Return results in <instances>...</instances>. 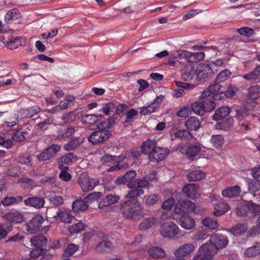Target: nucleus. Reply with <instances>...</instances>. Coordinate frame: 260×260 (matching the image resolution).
<instances>
[{"label": "nucleus", "instance_id": "obj_1", "mask_svg": "<svg viewBox=\"0 0 260 260\" xmlns=\"http://www.w3.org/2000/svg\"><path fill=\"white\" fill-rule=\"evenodd\" d=\"M122 211L125 217L134 218L141 213V204L136 199L130 200L123 204Z\"/></svg>", "mask_w": 260, "mask_h": 260}, {"label": "nucleus", "instance_id": "obj_2", "mask_svg": "<svg viewBox=\"0 0 260 260\" xmlns=\"http://www.w3.org/2000/svg\"><path fill=\"white\" fill-rule=\"evenodd\" d=\"M78 183L83 191L88 192L98 185L99 182L96 179L90 178L87 173L84 172L79 176Z\"/></svg>", "mask_w": 260, "mask_h": 260}, {"label": "nucleus", "instance_id": "obj_3", "mask_svg": "<svg viewBox=\"0 0 260 260\" xmlns=\"http://www.w3.org/2000/svg\"><path fill=\"white\" fill-rule=\"evenodd\" d=\"M215 252L209 244L201 246L192 258V260H212Z\"/></svg>", "mask_w": 260, "mask_h": 260}, {"label": "nucleus", "instance_id": "obj_4", "mask_svg": "<svg viewBox=\"0 0 260 260\" xmlns=\"http://www.w3.org/2000/svg\"><path fill=\"white\" fill-rule=\"evenodd\" d=\"M179 228L173 222H167L162 224L160 228V233L165 238H172L177 236L179 232Z\"/></svg>", "mask_w": 260, "mask_h": 260}, {"label": "nucleus", "instance_id": "obj_5", "mask_svg": "<svg viewBox=\"0 0 260 260\" xmlns=\"http://www.w3.org/2000/svg\"><path fill=\"white\" fill-rule=\"evenodd\" d=\"M196 74L198 80H208L214 74L212 68L208 64L200 63L196 69Z\"/></svg>", "mask_w": 260, "mask_h": 260}, {"label": "nucleus", "instance_id": "obj_6", "mask_svg": "<svg viewBox=\"0 0 260 260\" xmlns=\"http://www.w3.org/2000/svg\"><path fill=\"white\" fill-rule=\"evenodd\" d=\"M195 249L196 246L193 243H185L180 245L174 252V255L177 258L190 256Z\"/></svg>", "mask_w": 260, "mask_h": 260}, {"label": "nucleus", "instance_id": "obj_7", "mask_svg": "<svg viewBox=\"0 0 260 260\" xmlns=\"http://www.w3.org/2000/svg\"><path fill=\"white\" fill-rule=\"evenodd\" d=\"M111 135V132L108 130H99L92 133L88 140L92 144H98L107 140Z\"/></svg>", "mask_w": 260, "mask_h": 260}, {"label": "nucleus", "instance_id": "obj_8", "mask_svg": "<svg viewBox=\"0 0 260 260\" xmlns=\"http://www.w3.org/2000/svg\"><path fill=\"white\" fill-rule=\"evenodd\" d=\"M44 221L42 216L36 215L26 224V231L30 234L37 233L40 231Z\"/></svg>", "mask_w": 260, "mask_h": 260}, {"label": "nucleus", "instance_id": "obj_9", "mask_svg": "<svg viewBox=\"0 0 260 260\" xmlns=\"http://www.w3.org/2000/svg\"><path fill=\"white\" fill-rule=\"evenodd\" d=\"M195 209L194 204L190 200H186L177 202L175 205L174 211L176 213H191L195 211Z\"/></svg>", "mask_w": 260, "mask_h": 260}, {"label": "nucleus", "instance_id": "obj_10", "mask_svg": "<svg viewBox=\"0 0 260 260\" xmlns=\"http://www.w3.org/2000/svg\"><path fill=\"white\" fill-rule=\"evenodd\" d=\"M210 244L209 245L212 246L213 250V247H215L216 249H221L224 248L229 243L228 238L222 235H213L210 238Z\"/></svg>", "mask_w": 260, "mask_h": 260}, {"label": "nucleus", "instance_id": "obj_11", "mask_svg": "<svg viewBox=\"0 0 260 260\" xmlns=\"http://www.w3.org/2000/svg\"><path fill=\"white\" fill-rule=\"evenodd\" d=\"M248 210L254 214L260 213V206L249 202L247 205L240 206L237 208V214L244 216L247 214Z\"/></svg>", "mask_w": 260, "mask_h": 260}, {"label": "nucleus", "instance_id": "obj_12", "mask_svg": "<svg viewBox=\"0 0 260 260\" xmlns=\"http://www.w3.org/2000/svg\"><path fill=\"white\" fill-rule=\"evenodd\" d=\"M169 150L167 148L156 147L150 153L149 159L151 161L157 162L164 159L169 154Z\"/></svg>", "mask_w": 260, "mask_h": 260}, {"label": "nucleus", "instance_id": "obj_13", "mask_svg": "<svg viewBox=\"0 0 260 260\" xmlns=\"http://www.w3.org/2000/svg\"><path fill=\"white\" fill-rule=\"evenodd\" d=\"M103 116L102 115H87L85 116L83 120V122L89 123L92 126V128L95 126H99V127H108L106 122H101L99 124L98 122L100 120Z\"/></svg>", "mask_w": 260, "mask_h": 260}, {"label": "nucleus", "instance_id": "obj_14", "mask_svg": "<svg viewBox=\"0 0 260 260\" xmlns=\"http://www.w3.org/2000/svg\"><path fill=\"white\" fill-rule=\"evenodd\" d=\"M180 226L186 230H190L194 228L196 223L194 219L187 215H183L179 219Z\"/></svg>", "mask_w": 260, "mask_h": 260}, {"label": "nucleus", "instance_id": "obj_15", "mask_svg": "<svg viewBox=\"0 0 260 260\" xmlns=\"http://www.w3.org/2000/svg\"><path fill=\"white\" fill-rule=\"evenodd\" d=\"M182 191L188 198H197L199 196V186L196 184H188L184 186Z\"/></svg>", "mask_w": 260, "mask_h": 260}, {"label": "nucleus", "instance_id": "obj_16", "mask_svg": "<svg viewBox=\"0 0 260 260\" xmlns=\"http://www.w3.org/2000/svg\"><path fill=\"white\" fill-rule=\"evenodd\" d=\"M4 217L6 220L12 223H21L24 221L23 215L18 211H10Z\"/></svg>", "mask_w": 260, "mask_h": 260}, {"label": "nucleus", "instance_id": "obj_17", "mask_svg": "<svg viewBox=\"0 0 260 260\" xmlns=\"http://www.w3.org/2000/svg\"><path fill=\"white\" fill-rule=\"evenodd\" d=\"M206 148L199 144L189 146L186 150V154L188 157L193 159V157L197 156L200 152L205 151Z\"/></svg>", "mask_w": 260, "mask_h": 260}, {"label": "nucleus", "instance_id": "obj_18", "mask_svg": "<svg viewBox=\"0 0 260 260\" xmlns=\"http://www.w3.org/2000/svg\"><path fill=\"white\" fill-rule=\"evenodd\" d=\"M136 176V172L134 170L127 172L123 176L118 178L115 183L118 185L133 182L132 180Z\"/></svg>", "mask_w": 260, "mask_h": 260}, {"label": "nucleus", "instance_id": "obj_19", "mask_svg": "<svg viewBox=\"0 0 260 260\" xmlns=\"http://www.w3.org/2000/svg\"><path fill=\"white\" fill-rule=\"evenodd\" d=\"M171 134L172 139L178 138L182 140H189L192 137L190 132L185 129H178L176 132L172 129Z\"/></svg>", "mask_w": 260, "mask_h": 260}, {"label": "nucleus", "instance_id": "obj_20", "mask_svg": "<svg viewBox=\"0 0 260 260\" xmlns=\"http://www.w3.org/2000/svg\"><path fill=\"white\" fill-rule=\"evenodd\" d=\"M41 109L37 106H33L27 109H21L19 111V116L22 118H30L40 111Z\"/></svg>", "mask_w": 260, "mask_h": 260}, {"label": "nucleus", "instance_id": "obj_21", "mask_svg": "<svg viewBox=\"0 0 260 260\" xmlns=\"http://www.w3.org/2000/svg\"><path fill=\"white\" fill-rule=\"evenodd\" d=\"M231 112L230 108L228 106H222L217 109L213 116L212 119L215 121L222 120L225 118Z\"/></svg>", "mask_w": 260, "mask_h": 260}, {"label": "nucleus", "instance_id": "obj_22", "mask_svg": "<svg viewBox=\"0 0 260 260\" xmlns=\"http://www.w3.org/2000/svg\"><path fill=\"white\" fill-rule=\"evenodd\" d=\"M26 206H31L39 209L43 207L45 204V200L42 198L32 197L24 201Z\"/></svg>", "mask_w": 260, "mask_h": 260}, {"label": "nucleus", "instance_id": "obj_23", "mask_svg": "<svg viewBox=\"0 0 260 260\" xmlns=\"http://www.w3.org/2000/svg\"><path fill=\"white\" fill-rule=\"evenodd\" d=\"M119 199L120 198L118 196L108 195L102 199L99 204V207L100 209H103L104 207L116 203Z\"/></svg>", "mask_w": 260, "mask_h": 260}, {"label": "nucleus", "instance_id": "obj_24", "mask_svg": "<svg viewBox=\"0 0 260 260\" xmlns=\"http://www.w3.org/2000/svg\"><path fill=\"white\" fill-rule=\"evenodd\" d=\"M205 177V173L201 170L192 171L187 176L188 180L190 182L200 181L204 179Z\"/></svg>", "mask_w": 260, "mask_h": 260}, {"label": "nucleus", "instance_id": "obj_25", "mask_svg": "<svg viewBox=\"0 0 260 260\" xmlns=\"http://www.w3.org/2000/svg\"><path fill=\"white\" fill-rule=\"evenodd\" d=\"M241 192V189L239 186L228 187L222 191V195L224 197L228 198H235L238 197Z\"/></svg>", "mask_w": 260, "mask_h": 260}, {"label": "nucleus", "instance_id": "obj_26", "mask_svg": "<svg viewBox=\"0 0 260 260\" xmlns=\"http://www.w3.org/2000/svg\"><path fill=\"white\" fill-rule=\"evenodd\" d=\"M185 125L188 131H196L201 126L199 119L196 116H191L185 122Z\"/></svg>", "mask_w": 260, "mask_h": 260}, {"label": "nucleus", "instance_id": "obj_27", "mask_svg": "<svg viewBox=\"0 0 260 260\" xmlns=\"http://www.w3.org/2000/svg\"><path fill=\"white\" fill-rule=\"evenodd\" d=\"M156 147L155 141L148 140L144 142L141 146L142 152L144 154H149V158H150V153L153 151V150Z\"/></svg>", "mask_w": 260, "mask_h": 260}, {"label": "nucleus", "instance_id": "obj_28", "mask_svg": "<svg viewBox=\"0 0 260 260\" xmlns=\"http://www.w3.org/2000/svg\"><path fill=\"white\" fill-rule=\"evenodd\" d=\"M54 217H58L62 222L66 223H70L74 218V216L71 214L70 211L68 210L59 211L54 215Z\"/></svg>", "mask_w": 260, "mask_h": 260}, {"label": "nucleus", "instance_id": "obj_29", "mask_svg": "<svg viewBox=\"0 0 260 260\" xmlns=\"http://www.w3.org/2000/svg\"><path fill=\"white\" fill-rule=\"evenodd\" d=\"M248 226L246 224L239 223L230 229V232L236 237L244 235L247 231Z\"/></svg>", "mask_w": 260, "mask_h": 260}, {"label": "nucleus", "instance_id": "obj_30", "mask_svg": "<svg viewBox=\"0 0 260 260\" xmlns=\"http://www.w3.org/2000/svg\"><path fill=\"white\" fill-rule=\"evenodd\" d=\"M148 253L150 256L154 259L163 258L166 255L164 249L159 247H152L148 250Z\"/></svg>", "mask_w": 260, "mask_h": 260}, {"label": "nucleus", "instance_id": "obj_31", "mask_svg": "<svg viewBox=\"0 0 260 260\" xmlns=\"http://www.w3.org/2000/svg\"><path fill=\"white\" fill-rule=\"evenodd\" d=\"M158 224L157 218L152 217L144 219L139 224V229L141 230H146L147 229Z\"/></svg>", "mask_w": 260, "mask_h": 260}, {"label": "nucleus", "instance_id": "obj_32", "mask_svg": "<svg viewBox=\"0 0 260 260\" xmlns=\"http://www.w3.org/2000/svg\"><path fill=\"white\" fill-rule=\"evenodd\" d=\"M237 88L236 86H230L227 90L225 92H220V95L216 94L214 96L215 100H219L223 98L224 96L227 98H231L235 95L236 93L237 92Z\"/></svg>", "mask_w": 260, "mask_h": 260}, {"label": "nucleus", "instance_id": "obj_33", "mask_svg": "<svg viewBox=\"0 0 260 260\" xmlns=\"http://www.w3.org/2000/svg\"><path fill=\"white\" fill-rule=\"evenodd\" d=\"M31 246L35 248H41L47 243V239L44 236H35L30 239Z\"/></svg>", "mask_w": 260, "mask_h": 260}, {"label": "nucleus", "instance_id": "obj_34", "mask_svg": "<svg viewBox=\"0 0 260 260\" xmlns=\"http://www.w3.org/2000/svg\"><path fill=\"white\" fill-rule=\"evenodd\" d=\"M230 210L229 206L226 203H220L214 206L213 214L215 216H220Z\"/></svg>", "mask_w": 260, "mask_h": 260}, {"label": "nucleus", "instance_id": "obj_35", "mask_svg": "<svg viewBox=\"0 0 260 260\" xmlns=\"http://www.w3.org/2000/svg\"><path fill=\"white\" fill-rule=\"evenodd\" d=\"M22 201V198L20 196L16 197H6L2 200L1 203L4 206H9L17 204Z\"/></svg>", "mask_w": 260, "mask_h": 260}, {"label": "nucleus", "instance_id": "obj_36", "mask_svg": "<svg viewBox=\"0 0 260 260\" xmlns=\"http://www.w3.org/2000/svg\"><path fill=\"white\" fill-rule=\"evenodd\" d=\"M88 205L84 200H76L72 204V209L75 212L83 211L88 208Z\"/></svg>", "mask_w": 260, "mask_h": 260}, {"label": "nucleus", "instance_id": "obj_37", "mask_svg": "<svg viewBox=\"0 0 260 260\" xmlns=\"http://www.w3.org/2000/svg\"><path fill=\"white\" fill-rule=\"evenodd\" d=\"M194 73L193 68L189 65L184 67L181 70V76L184 80H190L192 79Z\"/></svg>", "mask_w": 260, "mask_h": 260}, {"label": "nucleus", "instance_id": "obj_38", "mask_svg": "<svg viewBox=\"0 0 260 260\" xmlns=\"http://www.w3.org/2000/svg\"><path fill=\"white\" fill-rule=\"evenodd\" d=\"M260 253V244L257 243L253 246L247 248L244 251V256L248 257L255 256Z\"/></svg>", "mask_w": 260, "mask_h": 260}, {"label": "nucleus", "instance_id": "obj_39", "mask_svg": "<svg viewBox=\"0 0 260 260\" xmlns=\"http://www.w3.org/2000/svg\"><path fill=\"white\" fill-rule=\"evenodd\" d=\"M233 122V118H228L222 122L217 123L215 125V128L217 129L228 131L232 126Z\"/></svg>", "mask_w": 260, "mask_h": 260}, {"label": "nucleus", "instance_id": "obj_40", "mask_svg": "<svg viewBox=\"0 0 260 260\" xmlns=\"http://www.w3.org/2000/svg\"><path fill=\"white\" fill-rule=\"evenodd\" d=\"M20 14L16 9L9 10L6 13L5 17V21L7 23L12 22L13 20L17 19L20 17Z\"/></svg>", "mask_w": 260, "mask_h": 260}, {"label": "nucleus", "instance_id": "obj_41", "mask_svg": "<svg viewBox=\"0 0 260 260\" xmlns=\"http://www.w3.org/2000/svg\"><path fill=\"white\" fill-rule=\"evenodd\" d=\"M158 110V106L154 105L152 103L140 108V113L141 115H147L156 112Z\"/></svg>", "mask_w": 260, "mask_h": 260}, {"label": "nucleus", "instance_id": "obj_42", "mask_svg": "<svg viewBox=\"0 0 260 260\" xmlns=\"http://www.w3.org/2000/svg\"><path fill=\"white\" fill-rule=\"evenodd\" d=\"M191 109L195 114L199 115H203L205 113V107L203 101L202 103L194 102L191 104Z\"/></svg>", "mask_w": 260, "mask_h": 260}, {"label": "nucleus", "instance_id": "obj_43", "mask_svg": "<svg viewBox=\"0 0 260 260\" xmlns=\"http://www.w3.org/2000/svg\"><path fill=\"white\" fill-rule=\"evenodd\" d=\"M210 142L213 147L219 149L224 143L223 137L221 135H213L211 137Z\"/></svg>", "mask_w": 260, "mask_h": 260}, {"label": "nucleus", "instance_id": "obj_44", "mask_svg": "<svg viewBox=\"0 0 260 260\" xmlns=\"http://www.w3.org/2000/svg\"><path fill=\"white\" fill-rule=\"evenodd\" d=\"M149 185L148 181L145 179H136L133 181V182H129L127 184L128 187L137 186L139 188H145Z\"/></svg>", "mask_w": 260, "mask_h": 260}, {"label": "nucleus", "instance_id": "obj_45", "mask_svg": "<svg viewBox=\"0 0 260 260\" xmlns=\"http://www.w3.org/2000/svg\"><path fill=\"white\" fill-rule=\"evenodd\" d=\"M131 188L126 195H125L126 198H134L142 195L144 193V191L142 189L139 188L138 187H129Z\"/></svg>", "mask_w": 260, "mask_h": 260}, {"label": "nucleus", "instance_id": "obj_46", "mask_svg": "<svg viewBox=\"0 0 260 260\" xmlns=\"http://www.w3.org/2000/svg\"><path fill=\"white\" fill-rule=\"evenodd\" d=\"M79 248V246L75 244H70L64 249L63 255L64 257H69L73 255Z\"/></svg>", "mask_w": 260, "mask_h": 260}, {"label": "nucleus", "instance_id": "obj_47", "mask_svg": "<svg viewBox=\"0 0 260 260\" xmlns=\"http://www.w3.org/2000/svg\"><path fill=\"white\" fill-rule=\"evenodd\" d=\"M84 228V225L83 222L79 221L76 223L71 225L69 228V231L71 234H78L83 231Z\"/></svg>", "mask_w": 260, "mask_h": 260}, {"label": "nucleus", "instance_id": "obj_48", "mask_svg": "<svg viewBox=\"0 0 260 260\" xmlns=\"http://www.w3.org/2000/svg\"><path fill=\"white\" fill-rule=\"evenodd\" d=\"M75 100V97L72 95H67L64 99L60 101L59 103V107L60 110H63L67 109L70 103H72Z\"/></svg>", "mask_w": 260, "mask_h": 260}, {"label": "nucleus", "instance_id": "obj_49", "mask_svg": "<svg viewBox=\"0 0 260 260\" xmlns=\"http://www.w3.org/2000/svg\"><path fill=\"white\" fill-rule=\"evenodd\" d=\"M46 198L55 206H59L63 203V199L60 197L57 196L54 193L49 194Z\"/></svg>", "mask_w": 260, "mask_h": 260}, {"label": "nucleus", "instance_id": "obj_50", "mask_svg": "<svg viewBox=\"0 0 260 260\" xmlns=\"http://www.w3.org/2000/svg\"><path fill=\"white\" fill-rule=\"evenodd\" d=\"M231 75V72L228 69L223 70L220 72L216 77V81L218 83L223 82L225 81Z\"/></svg>", "mask_w": 260, "mask_h": 260}, {"label": "nucleus", "instance_id": "obj_51", "mask_svg": "<svg viewBox=\"0 0 260 260\" xmlns=\"http://www.w3.org/2000/svg\"><path fill=\"white\" fill-rule=\"evenodd\" d=\"M260 76V65L257 66L251 73L246 74L243 78L247 80H252L257 79Z\"/></svg>", "mask_w": 260, "mask_h": 260}, {"label": "nucleus", "instance_id": "obj_52", "mask_svg": "<svg viewBox=\"0 0 260 260\" xmlns=\"http://www.w3.org/2000/svg\"><path fill=\"white\" fill-rule=\"evenodd\" d=\"M202 223L205 226L211 230L215 229L218 228V226L217 221L209 217L204 218L202 220Z\"/></svg>", "mask_w": 260, "mask_h": 260}, {"label": "nucleus", "instance_id": "obj_53", "mask_svg": "<svg viewBox=\"0 0 260 260\" xmlns=\"http://www.w3.org/2000/svg\"><path fill=\"white\" fill-rule=\"evenodd\" d=\"M191 58V52L186 50H180L177 52V56L175 57L177 61L182 58L190 62Z\"/></svg>", "mask_w": 260, "mask_h": 260}, {"label": "nucleus", "instance_id": "obj_54", "mask_svg": "<svg viewBox=\"0 0 260 260\" xmlns=\"http://www.w3.org/2000/svg\"><path fill=\"white\" fill-rule=\"evenodd\" d=\"M159 200V196L156 193H152L145 197V204L147 205H152L157 203Z\"/></svg>", "mask_w": 260, "mask_h": 260}, {"label": "nucleus", "instance_id": "obj_55", "mask_svg": "<svg viewBox=\"0 0 260 260\" xmlns=\"http://www.w3.org/2000/svg\"><path fill=\"white\" fill-rule=\"evenodd\" d=\"M249 96L251 99H256L260 96V86H251L249 89Z\"/></svg>", "mask_w": 260, "mask_h": 260}, {"label": "nucleus", "instance_id": "obj_56", "mask_svg": "<svg viewBox=\"0 0 260 260\" xmlns=\"http://www.w3.org/2000/svg\"><path fill=\"white\" fill-rule=\"evenodd\" d=\"M202 12V10L200 9H192L188 12H187L185 14H184L183 16L182 19L183 20H186L187 19H190L196 16L197 15Z\"/></svg>", "mask_w": 260, "mask_h": 260}, {"label": "nucleus", "instance_id": "obj_57", "mask_svg": "<svg viewBox=\"0 0 260 260\" xmlns=\"http://www.w3.org/2000/svg\"><path fill=\"white\" fill-rule=\"evenodd\" d=\"M21 45L20 38L18 37L16 38L13 40H11L7 43L6 47L9 49H15L17 48Z\"/></svg>", "mask_w": 260, "mask_h": 260}, {"label": "nucleus", "instance_id": "obj_58", "mask_svg": "<svg viewBox=\"0 0 260 260\" xmlns=\"http://www.w3.org/2000/svg\"><path fill=\"white\" fill-rule=\"evenodd\" d=\"M190 107L185 106L181 108L177 113V115L180 117H186L191 114Z\"/></svg>", "mask_w": 260, "mask_h": 260}, {"label": "nucleus", "instance_id": "obj_59", "mask_svg": "<svg viewBox=\"0 0 260 260\" xmlns=\"http://www.w3.org/2000/svg\"><path fill=\"white\" fill-rule=\"evenodd\" d=\"M237 31L241 35L245 37H250L254 34L253 29L249 27H242L238 29Z\"/></svg>", "mask_w": 260, "mask_h": 260}, {"label": "nucleus", "instance_id": "obj_60", "mask_svg": "<svg viewBox=\"0 0 260 260\" xmlns=\"http://www.w3.org/2000/svg\"><path fill=\"white\" fill-rule=\"evenodd\" d=\"M5 134L0 135V146L8 149L12 147L13 142L10 139H5Z\"/></svg>", "mask_w": 260, "mask_h": 260}, {"label": "nucleus", "instance_id": "obj_61", "mask_svg": "<svg viewBox=\"0 0 260 260\" xmlns=\"http://www.w3.org/2000/svg\"><path fill=\"white\" fill-rule=\"evenodd\" d=\"M100 197L101 193L100 192H94L89 194L84 199L87 204L98 201Z\"/></svg>", "mask_w": 260, "mask_h": 260}, {"label": "nucleus", "instance_id": "obj_62", "mask_svg": "<svg viewBox=\"0 0 260 260\" xmlns=\"http://www.w3.org/2000/svg\"><path fill=\"white\" fill-rule=\"evenodd\" d=\"M204 58V53L203 52H199L193 53L191 52V58H190V62H196L203 59Z\"/></svg>", "mask_w": 260, "mask_h": 260}, {"label": "nucleus", "instance_id": "obj_63", "mask_svg": "<svg viewBox=\"0 0 260 260\" xmlns=\"http://www.w3.org/2000/svg\"><path fill=\"white\" fill-rule=\"evenodd\" d=\"M248 188L249 191L256 192L260 190V183L258 181L253 180L248 183Z\"/></svg>", "mask_w": 260, "mask_h": 260}, {"label": "nucleus", "instance_id": "obj_64", "mask_svg": "<svg viewBox=\"0 0 260 260\" xmlns=\"http://www.w3.org/2000/svg\"><path fill=\"white\" fill-rule=\"evenodd\" d=\"M46 149L49 153L51 157H53L60 150V146L57 144H53Z\"/></svg>", "mask_w": 260, "mask_h": 260}]
</instances>
